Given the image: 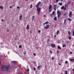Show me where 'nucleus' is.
<instances>
[{"instance_id": "423d86ee", "label": "nucleus", "mask_w": 74, "mask_h": 74, "mask_svg": "<svg viewBox=\"0 0 74 74\" xmlns=\"http://www.w3.org/2000/svg\"><path fill=\"white\" fill-rule=\"evenodd\" d=\"M40 4H41V2L39 1L37 3V5H36V7L38 8Z\"/></svg>"}, {"instance_id": "aec40b11", "label": "nucleus", "mask_w": 74, "mask_h": 74, "mask_svg": "<svg viewBox=\"0 0 74 74\" xmlns=\"http://www.w3.org/2000/svg\"><path fill=\"white\" fill-rule=\"evenodd\" d=\"M0 8H1V9H3L4 8L3 7V6H0Z\"/></svg>"}, {"instance_id": "3c124183", "label": "nucleus", "mask_w": 74, "mask_h": 74, "mask_svg": "<svg viewBox=\"0 0 74 74\" xmlns=\"http://www.w3.org/2000/svg\"><path fill=\"white\" fill-rule=\"evenodd\" d=\"M72 52H70V54H72Z\"/></svg>"}, {"instance_id": "f03ea898", "label": "nucleus", "mask_w": 74, "mask_h": 74, "mask_svg": "<svg viewBox=\"0 0 74 74\" xmlns=\"http://www.w3.org/2000/svg\"><path fill=\"white\" fill-rule=\"evenodd\" d=\"M57 14H58V18H59L61 16V13L59 10H58L57 12Z\"/></svg>"}, {"instance_id": "774afa93", "label": "nucleus", "mask_w": 74, "mask_h": 74, "mask_svg": "<svg viewBox=\"0 0 74 74\" xmlns=\"http://www.w3.org/2000/svg\"><path fill=\"white\" fill-rule=\"evenodd\" d=\"M61 74H63L62 73Z\"/></svg>"}, {"instance_id": "e433bc0d", "label": "nucleus", "mask_w": 74, "mask_h": 74, "mask_svg": "<svg viewBox=\"0 0 74 74\" xmlns=\"http://www.w3.org/2000/svg\"><path fill=\"white\" fill-rule=\"evenodd\" d=\"M12 62L13 63H16V62H15V61H12Z\"/></svg>"}, {"instance_id": "69168bd1", "label": "nucleus", "mask_w": 74, "mask_h": 74, "mask_svg": "<svg viewBox=\"0 0 74 74\" xmlns=\"http://www.w3.org/2000/svg\"><path fill=\"white\" fill-rule=\"evenodd\" d=\"M45 67L46 68H47V66H45Z\"/></svg>"}, {"instance_id": "6e6552de", "label": "nucleus", "mask_w": 74, "mask_h": 74, "mask_svg": "<svg viewBox=\"0 0 74 74\" xmlns=\"http://www.w3.org/2000/svg\"><path fill=\"white\" fill-rule=\"evenodd\" d=\"M55 45L53 44H52L51 45V47H52V48H55Z\"/></svg>"}, {"instance_id": "a18cd8bd", "label": "nucleus", "mask_w": 74, "mask_h": 74, "mask_svg": "<svg viewBox=\"0 0 74 74\" xmlns=\"http://www.w3.org/2000/svg\"><path fill=\"white\" fill-rule=\"evenodd\" d=\"M38 32L39 33H40V32H41V31H40V30H39V31H38Z\"/></svg>"}, {"instance_id": "5701e85b", "label": "nucleus", "mask_w": 74, "mask_h": 74, "mask_svg": "<svg viewBox=\"0 0 74 74\" xmlns=\"http://www.w3.org/2000/svg\"><path fill=\"white\" fill-rule=\"evenodd\" d=\"M64 8V6H63L62 7H61V9H62V10H63V9Z\"/></svg>"}, {"instance_id": "c9c22d12", "label": "nucleus", "mask_w": 74, "mask_h": 74, "mask_svg": "<svg viewBox=\"0 0 74 74\" xmlns=\"http://www.w3.org/2000/svg\"><path fill=\"white\" fill-rule=\"evenodd\" d=\"M66 15H67V13H64V16H66Z\"/></svg>"}, {"instance_id": "052dcab7", "label": "nucleus", "mask_w": 74, "mask_h": 74, "mask_svg": "<svg viewBox=\"0 0 74 74\" xmlns=\"http://www.w3.org/2000/svg\"><path fill=\"white\" fill-rule=\"evenodd\" d=\"M30 33H32V31H30Z\"/></svg>"}, {"instance_id": "1a4fd4ad", "label": "nucleus", "mask_w": 74, "mask_h": 74, "mask_svg": "<svg viewBox=\"0 0 74 74\" xmlns=\"http://www.w3.org/2000/svg\"><path fill=\"white\" fill-rule=\"evenodd\" d=\"M49 23V22L48 21H46L45 22V23H43L44 25H47Z\"/></svg>"}, {"instance_id": "dca6fc26", "label": "nucleus", "mask_w": 74, "mask_h": 74, "mask_svg": "<svg viewBox=\"0 0 74 74\" xmlns=\"http://www.w3.org/2000/svg\"><path fill=\"white\" fill-rule=\"evenodd\" d=\"M26 29H29V25H27Z\"/></svg>"}, {"instance_id": "7c9ffc66", "label": "nucleus", "mask_w": 74, "mask_h": 74, "mask_svg": "<svg viewBox=\"0 0 74 74\" xmlns=\"http://www.w3.org/2000/svg\"><path fill=\"white\" fill-rule=\"evenodd\" d=\"M70 3H71V1H69L68 2V4H69Z\"/></svg>"}, {"instance_id": "c03bdc74", "label": "nucleus", "mask_w": 74, "mask_h": 74, "mask_svg": "<svg viewBox=\"0 0 74 74\" xmlns=\"http://www.w3.org/2000/svg\"><path fill=\"white\" fill-rule=\"evenodd\" d=\"M49 12H51V9H50V10H49Z\"/></svg>"}, {"instance_id": "4468645a", "label": "nucleus", "mask_w": 74, "mask_h": 74, "mask_svg": "<svg viewBox=\"0 0 74 74\" xmlns=\"http://www.w3.org/2000/svg\"><path fill=\"white\" fill-rule=\"evenodd\" d=\"M44 3L45 4L48 3V0H46L44 2Z\"/></svg>"}, {"instance_id": "603ef678", "label": "nucleus", "mask_w": 74, "mask_h": 74, "mask_svg": "<svg viewBox=\"0 0 74 74\" xmlns=\"http://www.w3.org/2000/svg\"><path fill=\"white\" fill-rule=\"evenodd\" d=\"M12 8V7L11 6H10V8Z\"/></svg>"}, {"instance_id": "f8f14e48", "label": "nucleus", "mask_w": 74, "mask_h": 74, "mask_svg": "<svg viewBox=\"0 0 74 74\" xmlns=\"http://www.w3.org/2000/svg\"><path fill=\"white\" fill-rule=\"evenodd\" d=\"M58 5H60V6H62V5H63V3H62L60 2L58 3Z\"/></svg>"}, {"instance_id": "de8ad7c7", "label": "nucleus", "mask_w": 74, "mask_h": 74, "mask_svg": "<svg viewBox=\"0 0 74 74\" xmlns=\"http://www.w3.org/2000/svg\"><path fill=\"white\" fill-rule=\"evenodd\" d=\"M17 8H19V7L17 6Z\"/></svg>"}, {"instance_id": "4c0bfd02", "label": "nucleus", "mask_w": 74, "mask_h": 74, "mask_svg": "<svg viewBox=\"0 0 74 74\" xmlns=\"http://www.w3.org/2000/svg\"><path fill=\"white\" fill-rule=\"evenodd\" d=\"M27 71L29 72V69H27Z\"/></svg>"}, {"instance_id": "f3484780", "label": "nucleus", "mask_w": 74, "mask_h": 74, "mask_svg": "<svg viewBox=\"0 0 74 74\" xmlns=\"http://www.w3.org/2000/svg\"><path fill=\"white\" fill-rule=\"evenodd\" d=\"M56 7H57V5H54V8H56Z\"/></svg>"}, {"instance_id": "e2e57ef3", "label": "nucleus", "mask_w": 74, "mask_h": 74, "mask_svg": "<svg viewBox=\"0 0 74 74\" xmlns=\"http://www.w3.org/2000/svg\"><path fill=\"white\" fill-rule=\"evenodd\" d=\"M48 41H49V39H48Z\"/></svg>"}, {"instance_id": "2eb2a0df", "label": "nucleus", "mask_w": 74, "mask_h": 74, "mask_svg": "<svg viewBox=\"0 0 74 74\" xmlns=\"http://www.w3.org/2000/svg\"><path fill=\"white\" fill-rule=\"evenodd\" d=\"M54 20L56 21H57V17L56 16L54 18Z\"/></svg>"}, {"instance_id": "37998d69", "label": "nucleus", "mask_w": 74, "mask_h": 74, "mask_svg": "<svg viewBox=\"0 0 74 74\" xmlns=\"http://www.w3.org/2000/svg\"><path fill=\"white\" fill-rule=\"evenodd\" d=\"M59 0H56V2H57V3H58V2L59 1Z\"/></svg>"}, {"instance_id": "13d9d810", "label": "nucleus", "mask_w": 74, "mask_h": 74, "mask_svg": "<svg viewBox=\"0 0 74 74\" xmlns=\"http://www.w3.org/2000/svg\"><path fill=\"white\" fill-rule=\"evenodd\" d=\"M54 37H56V35H55L54 36Z\"/></svg>"}, {"instance_id": "0eeeda50", "label": "nucleus", "mask_w": 74, "mask_h": 74, "mask_svg": "<svg viewBox=\"0 0 74 74\" xmlns=\"http://www.w3.org/2000/svg\"><path fill=\"white\" fill-rule=\"evenodd\" d=\"M49 27V25H47L46 26L44 27V28L46 29H48Z\"/></svg>"}, {"instance_id": "7ed1b4c3", "label": "nucleus", "mask_w": 74, "mask_h": 74, "mask_svg": "<svg viewBox=\"0 0 74 74\" xmlns=\"http://www.w3.org/2000/svg\"><path fill=\"white\" fill-rule=\"evenodd\" d=\"M55 11H53L52 13H51L50 14V17H51V18L54 17L55 16H53V15H55Z\"/></svg>"}, {"instance_id": "20e7f679", "label": "nucleus", "mask_w": 74, "mask_h": 74, "mask_svg": "<svg viewBox=\"0 0 74 74\" xmlns=\"http://www.w3.org/2000/svg\"><path fill=\"white\" fill-rule=\"evenodd\" d=\"M37 9V11H38V15H40V11H41V8H39V7H38Z\"/></svg>"}, {"instance_id": "338daca9", "label": "nucleus", "mask_w": 74, "mask_h": 74, "mask_svg": "<svg viewBox=\"0 0 74 74\" xmlns=\"http://www.w3.org/2000/svg\"><path fill=\"white\" fill-rule=\"evenodd\" d=\"M73 46H74V45H73Z\"/></svg>"}, {"instance_id": "680f3d73", "label": "nucleus", "mask_w": 74, "mask_h": 74, "mask_svg": "<svg viewBox=\"0 0 74 74\" xmlns=\"http://www.w3.org/2000/svg\"><path fill=\"white\" fill-rule=\"evenodd\" d=\"M61 1H63V0H61Z\"/></svg>"}, {"instance_id": "864d4df0", "label": "nucleus", "mask_w": 74, "mask_h": 74, "mask_svg": "<svg viewBox=\"0 0 74 74\" xmlns=\"http://www.w3.org/2000/svg\"><path fill=\"white\" fill-rule=\"evenodd\" d=\"M57 52H58V53H59V51H57Z\"/></svg>"}, {"instance_id": "4be33fe9", "label": "nucleus", "mask_w": 74, "mask_h": 74, "mask_svg": "<svg viewBox=\"0 0 74 74\" xmlns=\"http://www.w3.org/2000/svg\"><path fill=\"white\" fill-rule=\"evenodd\" d=\"M40 66H38V68L37 69H38L39 70H40Z\"/></svg>"}, {"instance_id": "f704fd0d", "label": "nucleus", "mask_w": 74, "mask_h": 74, "mask_svg": "<svg viewBox=\"0 0 74 74\" xmlns=\"http://www.w3.org/2000/svg\"><path fill=\"white\" fill-rule=\"evenodd\" d=\"M34 18H35L34 16H32V19H34Z\"/></svg>"}, {"instance_id": "412c9836", "label": "nucleus", "mask_w": 74, "mask_h": 74, "mask_svg": "<svg viewBox=\"0 0 74 74\" xmlns=\"http://www.w3.org/2000/svg\"><path fill=\"white\" fill-rule=\"evenodd\" d=\"M59 33V30L57 31L56 32L57 35H58V33Z\"/></svg>"}, {"instance_id": "6ab92c4d", "label": "nucleus", "mask_w": 74, "mask_h": 74, "mask_svg": "<svg viewBox=\"0 0 74 74\" xmlns=\"http://www.w3.org/2000/svg\"><path fill=\"white\" fill-rule=\"evenodd\" d=\"M64 25H65L66 24V19H65L64 20Z\"/></svg>"}, {"instance_id": "79ce46f5", "label": "nucleus", "mask_w": 74, "mask_h": 74, "mask_svg": "<svg viewBox=\"0 0 74 74\" xmlns=\"http://www.w3.org/2000/svg\"><path fill=\"white\" fill-rule=\"evenodd\" d=\"M51 59H52V60H53V59H54L53 57H52Z\"/></svg>"}, {"instance_id": "a211bd4d", "label": "nucleus", "mask_w": 74, "mask_h": 74, "mask_svg": "<svg viewBox=\"0 0 74 74\" xmlns=\"http://www.w3.org/2000/svg\"><path fill=\"white\" fill-rule=\"evenodd\" d=\"M66 47V45L65 44H63L62 45V47L63 48H64V47Z\"/></svg>"}, {"instance_id": "cd10ccee", "label": "nucleus", "mask_w": 74, "mask_h": 74, "mask_svg": "<svg viewBox=\"0 0 74 74\" xmlns=\"http://www.w3.org/2000/svg\"><path fill=\"white\" fill-rule=\"evenodd\" d=\"M69 39V40H71V36H69L68 38Z\"/></svg>"}, {"instance_id": "473e14b6", "label": "nucleus", "mask_w": 74, "mask_h": 74, "mask_svg": "<svg viewBox=\"0 0 74 74\" xmlns=\"http://www.w3.org/2000/svg\"><path fill=\"white\" fill-rule=\"evenodd\" d=\"M65 74H67V71H65Z\"/></svg>"}, {"instance_id": "72a5a7b5", "label": "nucleus", "mask_w": 74, "mask_h": 74, "mask_svg": "<svg viewBox=\"0 0 74 74\" xmlns=\"http://www.w3.org/2000/svg\"><path fill=\"white\" fill-rule=\"evenodd\" d=\"M65 63H68V61H66L65 62Z\"/></svg>"}, {"instance_id": "2f4dec72", "label": "nucleus", "mask_w": 74, "mask_h": 74, "mask_svg": "<svg viewBox=\"0 0 74 74\" xmlns=\"http://www.w3.org/2000/svg\"><path fill=\"white\" fill-rule=\"evenodd\" d=\"M19 47L20 48H22V46H21V45H20L19 46Z\"/></svg>"}, {"instance_id": "4d7b16f0", "label": "nucleus", "mask_w": 74, "mask_h": 74, "mask_svg": "<svg viewBox=\"0 0 74 74\" xmlns=\"http://www.w3.org/2000/svg\"><path fill=\"white\" fill-rule=\"evenodd\" d=\"M42 67V66H41V65H40V67Z\"/></svg>"}, {"instance_id": "c756f323", "label": "nucleus", "mask_w": 74, "mask_h": 74, "mask_svg": "<svg viewBox=\"0 0 74 74\" xmlns=\"http://www.w3.org/2000/svg\"><path fill=\"white\" fill-rule=\"evenodd\" d=\"M68 20H69V21H71V19L70 18H68Z\"/></svg>"}, {"instance_id": "c85d7f7f", "label": "nucleus", "mask_w": 74, "mask_h": 74, "mask_svg": "<svg viewBox=\"0 0 74 74\" xmlns=\"http://www.w3.org/2000/svg\"><path fill=\"white\" fill-rule=\"evenodd\" d=\"M70 60L71 61H74V59H70Z\"/></svg>"}, {"instance_id": "8fccbe9b", "label": "nucleus", "mask_w": 74, "mask_h": 74, "mask_svg": "<svg viewBox=\"0 0 74 74\" xmlns=\"http://www.w3.org/2000/svg\"><path fill=\"white\" fill-rule=\"evenodd\" d=\"M54 9L55 11H56V8H54Z\"/></svg>"}, {"instance_id": "a878e982", "label": "nucleus", "mask_w": 74, "mask_h": 74, "mask_svg": "<svg viewBox=\"0 0 74 74\" xmlns=\"http://www.w3.org/2000/svg\"><path fill=\"white\" fill-rule=\"evenodd\" d=\"M64 11H66V7H64Z\"/></svg>"}, {"instance_id": "393cba45", "label": "nucleus", "mask_w": 74, "mask_h": 74, "mask_svg": "<svg viewBox=\"0 0 74 74\" xmlns=\"http://www.w3.org/2000/svg\"><path fill=\"white\" fill-rule=\"evenodd\" d=\"M68 33L70 35V34H71V32H70V31H69L68 32Z\"/></svg>"}, {"instance_id": "b1692460", "label": "nucleus", "mask_w": 74, "mask_h": 74, "mask_svg": "<svg viewBox=\"0 0 74 74\" xmlns=\"http://www.w3.org/2000/svg\"><path fill=\"white\" fill-rule=\"evenodd\" d=\"M32 7H33L32 4L30 5V8H32Z\"/></svg>"}, {"instance_id": "a19ab883", "label": "nucleus", "mask_w": 74, "mask_h": 74, "mask_svg": "<svg viewBox=\"0 0 74 74\" xmlns=\"http://www.w3.org/2000/svg\"><path fill=\"white\" fill-rule=\"evenodd\" d=\"M26 51H25V52L24 53V55H26Z\"/></svg>"}, {"instance_id": "ddd939ff", "label": "nucleus", "mask_w": 74, "mask_h": 74, "mask_svg": "<svg viewBox=\"0 0 74 74\" xmlns=\"http://www.w3.org/2000/svg\"><path fill=\"white\" fill-rule=\"evenodd\" d=\"M19 17V20H21V18H22V14H21L20 16Z\"/></svg>"}, {"instance_id": "6e6d98bb", "label": "nucleus", "mask_w": 74, "mask_h": 74, "mask_svg": "<svg viewBox=\"0 0 74 74\" xmlns=\"http://www.w3.org/2000/svg\"><path fill=\"white\" fill-rule=\"evenodd\" d=\"M44 17H45V16H45V15H44Z\"/></svg>"}, {"instance_id": "9d476101", "label": "nucleus", "mask_w": 74, "mask_h": 74, "mask_svg": "<svg viewBox=\"0 0 74 74\" xmlns=\"http://www.w3.org/2000/svg\"><path fill=\"white\" fill-rule=\"evenodd\" d=\"M52 8V5H49V10H51Z\"/></svg>"}, {"instance_id": "58836bf2", "label": "nucleus", "mask_w": 74, "mask_h": 74, "mask_svg": "<svg viewBox=\"0 0 74 74\" xmlns=\"http://www.w3.org/2000/svg\"><path fill=\"white\" fill-rule=\"evenodd\" d=\"M34 70H36V68H35V67H34Z\"/></svg>"}, {"instance_id": "0e129e2a", "label": "nucleus", "mask_w": 74, "mask_h": 74, "mask_svg": "<svg viewBox=\"0 0 74 74\" xmlns=\"http://www.w3.org/2000/svg\"><path fill=\"white\" fill-rule=\"evenodd\" d=\"M9 30H7V32H9Z\"/></svg>"}, {"instance_id": "f257e3e1", "label": "nucleus", "mask_w": 74, "mask_h": 74, "mask_svg": "<svg viewBox=\"0 0 74 74\" xmlns=\"http://www.w3.org/2000/svg\"><path fill=\"white\" fill-rule=\"evenodd\" d=\"M5 68L6 69V70H8V69H9V66H6L5 65H3V66H2L1 68V69H1V71H2L3 70H3L4 69H5Z\"/></svg>"}, {"instance_id": "9b49d317", "label": "nucleus", "mask_w": 74, "mask_h": 74, "mask_svg": "<svg viewBox=\"0 0 74 74\" xmlns=\"http://www.w3.org/2000/svg\"><path fill=\"white\" fill-rule=\"evenodd\" d=\"M57 48L58 49H62V48L60 47V46H59V45L58 46Z\"/></svg>"}, {"instance_id": "39448f33", "label": "nucleus", "mask_w": 74, "mask_h": 74, "mask_svg": "<svg viewBox=\"0 0 74 74\" xmlns=\"http://www.w3.org/2000/svg\"><path fill=\"white\" fill-rule=\"evenodd\" d=\"M69 18H71L72 16V12L70 11L69 14Z\"/></svg>"}, {"instance_id": "ea45409f", "label": "nucleus", "mask_w": 74, "mask_h": 74, "mask_svg": "<svg viewBox=\"0 0 74 74\" xmlns=\"http://www.w3.org/2000/svg\"><path fill=\"white\" fill-rule=\"evenodd\" d=\"M34 56H36V53H34Z\"/></svg>"}, {"instance_id": "5fc2aeb1", "label": "nucleus", "mask_w": 74, "mask_h": 74, "mask_svg": "<svg viewBox=\"0 0 74 74\" xmlns=\"http://www.w3.org/2000/svg\"><path fill=\"white\" fill-rule=\"evenodd\" d=\"M58 64H59L60 65H61V64H60V63H58Z\"/></svg>"}, {"instance_id": "49530a36", "label": "nucleus", "mask_w": 74, "mask_h": 74, "mask_svg": "<svg viewBox=\"0 0 74 74\" xmlns=\"http://www.w3.org/2000/svg\"><path fill=\"white\" fill-rule=\"evenodd\" d=\"M50 52L51 53H52V51H50Z\"/></svg>"}, {"instance_id": "bb28decb", "label": "nucleus", "mask_w": 74, "mask_h": 74, "mask_svg": "<svg viewBox=\"0 0 74 74\" xmlns=\"http://www.w3.org/2000/svg\"><path fill=\"white\" fill-rule=\"evenodd\" d=\"M72 36H74V31H73V35H72Z\"/></svg>"}, {"instance_id": "bf43d9fd", "label": "nucleus", "mask_w": 74, "mask_h": 74, "mask_svg": "<svg viewBox=\"0 0 74 74\" xmlns=\"http://www.w3.org/2000/svg\"><path fill=\"white\" fill-rule=\"evenodd\" d=\"M67 43H69V41H68V42H67Z\"/></svg>"}, {"instance_id": "09e8293b", "label": "nucleus", "mask_w": 74, "mask_h": 74, "mask_svg": "<svg viewBox=\"0 0 74 74\" xmlns=\"http://www.w3.org/2000/svg\"><path fill=\"white\" fill-rule=\"evenodd\" d=\"M1 21H2V22H4V20L3 19H2L1 20Z\"/></svg>"}]
</instances>
